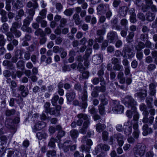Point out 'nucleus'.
I'll return each mask as SVG.
<instances>
[{
  "instance_id": "1",
  "label": "nucleus",
  "mask_w": 157,
  "mask_h": 157,
  "mask_svg": "<svg viewBox=\"0 0 157 157\" xmlns=\"http://www.w3.org/2000/svg\"><path fill=\"white\" fill-rule=\"evenodd\" d=\"M140 110L143 111L142 114L143 117L142 122L144 123H148L149 125H151L153 123L154 118L153 116H150L148 117L149 112L147 109V107L145 104L142 103L140 105Z\"/></svg>"
},
{
  "instance_id": "2",
  "label": "nucleus",
  "mask_w": 157,
  "mask_h": 157,
  "mask_svg": "<svg viewBox=\"0 0 157 157\" xmlns=\"http://www.w3.org/2000/svg\"><path fill=\"white\" fill-rule=\"evenodd\" d=\"M146 146L144 144L138 143L133 148V154L136 157H142L144 154Z\"/></svg>"
},
{
  "instance_id": "3",
  "label": "nucleus",
  "mask_w": 157,
  "mask_h": 157,
  "mask_svg": "<svg viewBox=\"0 0 157 157\" xmlns=\"http://www.w3.org/2000/svg\"><path fill=\"white\" fill-rule=\"evenodd\" d=\"M125 105L128 108H131V110L135 111L136 109L135 106L136 103L134 99L129 95H127L125 97Z\"/></svg>"
},
{
  "instance_id": "4",
  "label": "nucleus",
  "mask_w": 157,
  "mask_h": 157,
  "mask_svg": "<svg viewBox=\"0 0 157 157\" xmlns=\"http://www.w3.org/2000/svg\"><path fill=\"white\" fill-rule=\"evenodd\" d=\"M113 138L117 140V142L119 146H122L124 143V136L121 133H118L114 134L113 136H111L110 137V141L111 143L112 144L114 140Z\"/></svg>"
},
{
  "instance_id": "5",
  "label": "nucleus",
  "mask_w": 157,
  "mask_h": 157,
  "mask_svg": "<svg viewBox=\"0 0 157 157\" xmlns=\"http://www.w3.org/2000/svg\"><path fill=\"white\" fill-rule=\"evenodd\" d=\"M113 110L117 113H123L124 110L123 106L120 104L119 101L115 100L112 101Z\"/></svg>"
},
{
  "instance_id": "6",
  "label": "nucleus",
  "mask_w": 157,
  "mask_h": 157,
  "mask_svg": "<svg viewBox=\"0 0 157 157\" xmlns=\"http://www.w3.org/2000/svg\"><path fill=\"white\" fill-rule=\"evenodd\" d=\"M77 117L78 119L77 121L76 124L78 126H81L83 123V120L85 121L84 122L90 121V117L87 114L80 113L78 114Z\"/></svg>"
},
{
  "instance_id": "7",
  "label": "nucleus",
  "mask_w": 157,
  "mask_h": 157,
  "mask_svg": "<svg viewBox=\"0 0 157 157\" xmlns=\"http://www.w3.org/2000/svg\"><path fill=\"white\" fill-rule=\"evenodd\" d=\"M5 125L7 128L11 130L12 133H14L16 131L17 129L15 127L13 120L10 118L6 119Z\"/></svg>"
},
{
  "instance_id": "8",
  "label": "nucleus",
  "mask_w": 157,
  "mask_h": 157,
  "mask_svg": "<svg viewBox=\"0 0 157 157\" xmlns=\"http://www.w3.org/2000/svg\"><path fill=\"white\" fill-rule=\"evenodd\" d=\"M132 51V48L129 45H124L122 50V52L124 53V55L123 56V57H125L127 55L129 58H131L133 57L134 55Z\"/></svg>"
},
{
  "instance_id": "9",
  "label": "nucleus",
  "mask_w": 157,
  "mask_h": 157,
  "mask_svg": "<svg viewBox=\"0 0 157 157\" xmlns=\"http://www.w3.org/2000/svg\"><path fill=\"white\" fill-rule=\"evenodd\" d=\"M109 4H104L102 3L99 5L97 8V12L98 14H105L107 8L109 9Z\"/></svg>"
},
{
  "instance_id": "10",
  "label": "nucleus",
  "mask_w": 157,
  "mask_h": 157,
  "mask_svg": "<svg viewBox=\"0 0 157 157\" xmlns=\"http://www.w3.org/2000/svg\"><path fill=\"white\" fill-rule=\"evenodd\" d=\"M118 20L117 17L113 18L110 21V23L112 28L113 29L114 28L117 30L119 31L121 29L120 26L118 24Z\"/></svg>"
},
{
  "instance_id": "11",
  "label": "nucleus",
  "mask_w": 157,
  "mask_h": 157,
  "mask_svg": "<svg viewBox=\"0 0 157 157\" xmlns=\"http://www.w3.org/2000/svg\"><path fill=\"white\" fill-rule=\"evenodd\" d=\"M107 37L110 43L112 42L113 40L117 39L118 38L117 33L113 31L110 32L108 33Z\"/></svg>"
},
{
  "instance_id": "12",
  "label": "nucleus",
  "mask_w": 157,
  "mask_h": 157,
  "mask_svg": "<svg viewBox=\"0 0 157 157\" xmlns=\"http://www.w3.org/2000/svg\"><path fill=\"white\" fill-rule=\"evenodd\" d=\"M129 9L128 6H123L119 7L118 13L122 17H125L127 14L128 11Z\"/></svg>"
},
{
  "instance_id": "13",
  "label": "nucleus",
  "mask_w": 157,
  "mask_h": 157,
  "mask_svg": "<svg viewBox=\"0 0 157 157\" xmlns=\"http://www.w3.org/2000/svg\"><path fill=\"white\" fill-rule=\"evenodd\" d=\"M102 55L101 54L94 55L92 58L93 62L95 64L100 63L102 62Z\"/></svg>"
},
{
  "instance_id": "14",
  "label": "nucleus",
  "mask_w": 157,
  "mask_h": 157,
  "mask_svg": "<svg viewBox=\"0 0 157 157\" xmlns=\"http://www.w3.org/2000/svg\"><path fill=\"white\" fill-rule=\"evenodd\" d=\"M90 123V121H86L84 122L83 124L82 127L79 129V132L80 133L85 134L86 133L87 129Z\"/></svg>"
},
{
  "instance_id": "15",
  "label": "nucleus",
  "mask_w": 157,
  "mask_h": 157,
  "mask_svg": "<svg viewBox=\"0 0 157 157\" xmlns=\"http://www.w3.org/2000/svg\"><path fill=\"white\" fill-rule=\"evenodd\" d=\"M90 123V121H86L84 122L83 124L82 127L79 129V132L80 133L85 134L86 133L87 129Z\"/></svg>"
},
{
  "instance_id": "16",
  "label": "nucleus",
  "mask_w": 157,
  "mask_h": 157,
  "mask_svg": "<svg viewBox=\"0 0 157 157\" xmlns=\"http://www.w3.org/2000/svg\"><path fill=\"white\" fill-rule=\"evenodd\" d=\"M18 90L21 92V96L23 97H25L29 94L28 89L25 88L24 85H20L18 88Z\"/></svg>"
},
{
  "instance_id": "17",
  "label": "nucleus",
  "mask_w": 157,
  "mask_h": 157,
  "mask_svg": "<svg viewBox=\"0 0 157 157\" xmlns=\"http://www.w3.org/2000/svg\"><path fill=\"white\" fill-rule=\"evenodd\" d=\"M45 126V124L44 122L39 121L36 123L33 128V131L34 132L40 130Z\"/></svg>"
},
{
  "instance_id": "18",
  "label": "nucleus",
  "mask_w": 157,
  "mask_h": 157,
  "mask_svg": "<svg viewBox=\"0 0 157 157\" xmlns=\"http://www.w3.org/2000/svg\"><path fill=\"white\" fill-rule=\"evenodd\" d=\"M19 55L20 56L19 58L21 59L22 55V52L21 50H17L15 52V56L12 58L11 62L13 63H16L18 60V57Z\"/></svg>"
},
{
  "instance_id": "19",
  "label": "nucleus",
  "mask_w": 157,
  "mask_h": 157,
  "mask_svg": "<svg viewBox=\"0 0 157 157\" xmlns=\"http://www.w3.org/2000/svg\"><path fill=\"white\" fill-rule=\"evenodd\" d=\"M156 86L154 83H151L149 85V94L151 96H154L156 94V90L155 89Z\"/></svg>"
},
{
  "instance_id": "20",
  "label": "nucleus",
  "mask_w": 157,
  "mask_h": 157,
  "mask_svg": "<svg viewBox=\"0 0 157 157\" xmlns=\"http://www.w3.org/2000/svg\"><path fill=\"white\" fill-rule=\"evenodd\" d=\"M2 64L3 66H7V69L10 70H13L15 69V66H14L13 63L11 61L6 60H4Z\"/></svg>"
},
{
  "instance_id": "21",
  "label": "nucleus",
  "mask_w": 157,
  "mask_h": 157,
  "mask_svg": "<svg viewBox=\"0 0 157 157\" xmlns=\"http://www.w3.org/2000/svg\"><path fill=\"white\" fill-rule=\"evenodd\" d=\"M104 74V72L103 68H101L100 70H99L97 72V74L99 78L100 82H101V84H104L105 83V81L103 75Z\"/></svg>"
},
{
  "instance_id": "22",
  "label": "nucleus",
  "mask_w": 157,
  "mask_h": 157,
  "mask_svg": "<svg viewBox=\"0 0 157 157\" xmlns=\"http://www.w3.org/2000/svg\"><path fill=\"white\" fill-rule=\"evenodd\" d=\"M67 101L70 102H71L75 97V93L74 91L67 93L66 95Z\"/></svg>"
},
{
  "instance_id": "23",
  "label": "nucleus",
  "mask_w": 157,
  "mask_h": 157,
  "mask_svg": "<svg viewBox=\"0 0 157 157\" xmlns=\"http://www.w3.org/2000/svg\"><path fill=\"white\" fill-rule=\"evenodd\" d=\"M105 26H107L108 25L107 23H105L102 25V29H98L96 31V34L98 36H103L105 34L106 32V28L105 27Z\"/></svg>"
},
{
  "instance_id": "24",
  "label": "nucleus",
  "mask_w": 157,
  "mask_h": 157,
  "mask_svg": "<svg viewBox=\"0 0 157 157\" xmlns=\"http://www.w3.org/2000/svg\"><path fill=\"white\" fill-rule=\"evenodd\" d=\"M73 20L74 21L75 24L76 25H78L82 22V20H81L78 14L75 13L72 16Z\"/></svg>"
},
{
  "instance_id": "25",
  "label": "nucleus",
  "mask_w": 157,
  "mask_h": 157,
  "mask_svg": "<svg viewBox=\"0 0 157 157\" xmlns=\"http://www.w3.org/2000/svg\"><path fill=\"white\" fill-rule=\"evenodd\" d=\"M21 21H17L14 22L12 24V26L11 27L10 30L12 31L17 29L20 28L21 26Z\"/></svg>"
},
{
  "instance_id": "26",
  "label": "nucleus",
  "mask_w": 157,
  "mask_h": 157,
  "mask_svg": "<svg viewBox=\"0 0 157 157\" xmlns=\"http://www.w3.org/2000/svg\"><path fill=\"white\" fill-rule=\"evenodd\" d=\"M22 0H13L12 5L13 7L16 9L20 8L23 6Z\"/></svg>"
},
{
  "instance_id": "27",
  "label": "nucleus",
  "mask_w": 157,
  "mask_h": 157,
  "mask_svg": "<svg viewBox=\"0 0 157 157\" xmlns=\"http://www.w3.org/2000/svg\"><path fill=\"white\" fill-rule=\"evenodd\" d=\"M147 95V91L146 90H141L139 92L135 94V96L138 97L140 98H145Z\"/></svg>"
},
{
  "instance_id": "28",
  "label": "nucleus",
  "mask_w": 157,
  "mask_h": 157,
  "mask_svg": "<svg viewBox=\"0 0 157 157\" xmlns=\"http://www.w3.org/2000/svg\"><path fill=\"white\" fill-rule=\"evenodd\" d=\"M105 128L106 126L104 124L98 123L96 125V130L99 133L102 132Z\"/></svg>"
},
{
  "instance_id": "29",
  "label": "nucleus",
  "mask_w": 157,
  "mask_h": 157,
  "mask_svg": "<svg viewBox=\"0 0 157 157\" xmlns=\"http://www.w3.org/2000/svg\"><path fill=\"white\" fill-rule=\"evenodd\" d=\"M59 142L58 140L53 137L51 138L48 144V146L52 147L54 148L55 146V142Z\"/></svg>"
},
{
  "instance_id": "30",
  "label": "nucleus",
  "mask_w": 157,
  "mask_h": 157,
  "mask_svg": "<svg viewBox=\"0 0 157 157\" xmlns=\"http://www.w3.org/2000/svg\"><path fill=\"white\" fill-rule=\"evenodd\" d=\"M81 141L83 144L86 143L87 145L90 146L92 145V140L90 139H88L86 136L83 137Z\"/></svg>"
},
{
  "instance_id": "31",
  "label": "nucleus",
  "mask_w": 157,
  "mask_h": 157,
  "mask_svg": "<svg viewBox=\"0 0 157 157\" xmlns=\"http://www.w3.org/2000/svg\"><path fill=\"white\" fill-rule=\"evenodd\" d=\"M134 36V33L133 32L129 33L128 35L126 38V40L128 43H130L133 41V38Z\"/></svg>"
},
{
  "instance_id": "32",
  "label": "nucleus",
  "mask_w": 157,
  "mask_h": 157,
  "mask_svg": "<svg viewBox=\"0 0 157 157\" xmlns=\"http://www.w3.org/2000/svg\"><path fill=\"white\" fill-rule=\"evenodd\" d=\"M36 136L38 139L42 140L43 138L45 139L47 137V135L44 132H40L36 133Z\"/></svg>"
},
{
  "instance_id": "33",
  "label": "nucleus",
  "mask_w": 157,
  "mask_h": 157,
  "mask_svg": "<svg viewBox=\"0 0 157 157\" xmlns=\"http://www.w3.org/2000/svg\"><path fill=\"white\" fill-rule=\"evenodd\" d=\"M97 148L98 149L100 148L101 150H103L105 151H107L109 150L110 147L107 145L101 144L98 145Z\"/></svg>"
},
{
  "instance_id": "34",
  "label": "nucleus",
  "mask_w": 157,
  "mask_h": 157,
  "mask_svg": "<svg viewBox=\"0 0 157 157\" xmlns=\"http://www.w3.org/2000/svg\"><path fill=\"white\" fill-rule=\"evenodd\" d=\"M155 17V14L151 12H148L146 13V19L149 21H153Z\"/></svg>"
},
{
  "instance_id": "35",
  "label": "nucleus",
  "mask_w": 157,
  "mask_h": 157,
  "mask_svg": "<svg viewBox=\"0 0 157 157\" xmlns=\"http://www.w3.org/2000/svg\"><path fill=\"white\" fill-rule=\"evenodd\" d=\"M145 47V44L142 41H140L138 43V44L135 47L136 50H140L141 51L142 49L144 48Z\"/></svg>"
},
{
  "instance_id": "36",
  "label": "nucleus",
  "mask_w": 157,
  "mask_h": 157,
  "mask_svg": "<svg viewBox=\"0 0 157 157\" xmlns=\"http://www.w3.org/2000/svg\"><path fill=\"white\" fill-rule=\"evenodd\" d=\"M33 20L32 17L28 16L23 21V24L28 26Z\"/></svg>"
},
{
  "instance_id": "37",
  "label": "nucleus",
  "mask_w": 157,
  "mask_h": 157,
  "mask_svg": "<svg viewBox=\"0 0 157 157\" xmlns=\"http://www.w3.org/2000/svg\"><path fill=\"white\" fill-rule=\"evenodd\" d=\"M73 9L69 8L66 9L63 12V13L66 16L70 17L73 13Z\"/></svg>"
},
{
  "instance_id": "38",
  "label": "nucleus",
  "mask_w": 157,
  "mask_h": 157,
  "mask_svg": "<svg viewBox=\"0 0 157 157\" xmlns=\"http://www.w3.org/2000/svg\"><path fill=\"white\" fill-rule=\"evenodd\" d=\"M71 142L70 140L66 141L63 144V149L65 152H67L70 147V144L69 143Z\"/></svg>"
},
{
  "instance_id": "39",
  "label": "nucleus",
  "mask_w": 157,
  "mask_h": 157,
  "mask_svg": "<svg viewBox=\"0 0 157 157\" xmlns=\"http://www.w3.org/2000/svg\"><path fill=\"white\" fill-rule=\"evenodd\" d=\"M105 82L104 84H101V83L100 84L101 85V86H97L95 88L96 90L98 92H105L106 90V87L104 85H105Z\"/></svg>"
},
{
  "instance_id": "40",
  "label": "nucleus",
  "mask_w": 157,
  "mask_h": 157,
  "mask_svg": "<svg viewBox=\"0 0 157 157\" xmlns=\"http://www.w3.org/2000/svg\"><path fill=\"white\" fill-rule=\"evenodd\" d=\"M153 100V98L151 97H147L146 98V102L148 107L149 108H151L153 107L152 105Z\"/></svg>"
},
{
  "instance_id": "41",
  "label": "nucleus",
  "mask_w": 157,
  "mask_h": 157,
  "mask_svg": "<svg viewBox=\"0 0 157 157\" xmlns=\"http://www.w3.org/2000/svg\"><path fill=\"white\" fill-rule=\"evenodd\" d=\"M70 134L72 138H76L78 136V132L76 129H72L70 131Z\"/></svg>"
},
{
  "instance_id": "42",
  "label": "nucleus",
  "mask_w": 157,
  "mask_h": 157,
  "mask_svg": "<svg viewBox=\"0 0 157 157\" xmlns=\"http://www.w3.org/2000/svg\"><path fill=\"white\" fill-rule=\"evenodd\" d=\"M36 30L35 32V34L36 35H40V36H45V34L44 32L41 29L39 28Z\"/></svg>"
},
{
  "instance_id": "43",
  "label": "nucleus",
  "mask_w": 157,
  "mask_h": 157,
  "mask_svg": "<svg viewBox=\"0 0 157 157\" xmlns=\"http://www.w3.org/2000/svg\"><path fill=\"white\" fill-rule=\"evenodd\" d=\"M82 101H87V92L86 89H84L83 92L82 93L81 97Z\"/></svg>"
},
{
  "instance_id": "44",
  "label": "nucleus",
  "mask_w": 157,
  "mask_h": 157,
  "mask_svg": "<svg viewBox=\"0 0 157 157\" xmlns=\"http://www.w3.org/2000/svg\"><path fill=\"white\" fill-rule=\"evenodd\" d=\"M65 134V131L63 130L58 131L56 137L59 142L60 141L61 138L64 136Z\"/></svg>"
},
{
  "instance_id": "45",
  "label": "nucleus",
  "mask_w": 157,
  "mask_h": 157,
  "mask_svg": "<svg viewBox=\"0 0 157 157\" xmlns=\"http://www.w3.org/2000/svg\"><path fill=\"white\" fill-rule=\"evenodd\" d=\"M143 125L142 129L143 130H146L148 133H151L153 132L152 129L151 128H149L147 123Z\"/></svg>"
},
{
  "instance_id": "46",
  "label": "nucleus",
  "mask_w": 157,
  "mask_h": 157,
  "mask_svg": "<svg viewBox=\"0 0 157 157\" xmlns=\"http://www.w3.org/2000/svg\"><path fill=\"white\" fill-rule=\"evenodd\" d=\"M59 98L57 95H54L51 99V102L53 105H56L57 104V101Z\"/></svg>"
},
{
  "instance_id": "47",
  "label": "nucleus",
  "mask_w": 157,
  "mask_h": 157,
  "mask_svg": "<svg viewBox=\"0 0 157 157\" xmlns=\"http://www.w3.org/2000/svg\"><path fill=\"white\" fill-rule=\"evenodd\" d=\"M11 31L13 34H14L16 37L19 38L21 35V32L17 29Z\"/></svg>"
},
{
  "instance_id": "48",
  "label": "nucleus",
  "mask_w": 157,
  "mask_h": 157,
  "mask_svg": "<svg viewBox=\"0 0 157 157\" xmlns=\"http://www.w3.org/2000/svg\"><path fill=\"white\" fill-rule=\"evenodd\" d=\"M132 127L131 125L125 128L124 131V134L126 135H129L130 134L132 133Z\"/></svg>"
},
{
  "instance_id": "49",
  "label": "nucleus",
  "mask_w": 157,
  "mask_h": 157,
  "mask_svg": "<svg viewBox=\"0 0 157 157\" xmlns=\"http://www.w3.org/2000/svg\"><path fill=\"white\" fill-rule=\"evenodd\" d=\"M113 68L114 70H117L118 71H122L123 70V67L122 66L120 65L118 63L114 65L113 66Z\"/></svg>"
},
{
  "instance_id": "50",
  "label": "nucleus",
  "mask_w": 157,
  "mask_h": 157,
  "mask_svg": "<svg viewBox=\"0 0 157 157\" xmlns=\"http://www.w3.org/2000/svg\"><path fill=\"white\" fill-rule=\"evenodd\" d=\"M12 93V96L13 97H16L17 98H20V100L21 101H23V99L21 98L20 94L17 93L16 89H12L11 90Z\"/></svg>"
},
{
  "instance_id": "51",
  "label": "nucleus",
  "mask_w": 157,
  "mask_h": 157,
  "mask_svg": "<svg viewBox=\"0 0 157 157\" xmlns=\"http://www.w3.org/2000/svg\"><path fill=\"white\" fill-rule=\"evenodd\" d=\"M25 62L23 60H19L16 63V66L18 69H20L24 66Z\"/></svg>"
},
{
  "instance_id": "52",
  "label": "nucleus",
  "mask_w": 157,
  "mask_h": 157,
  "mask_svg": "<svg viewBox=\"0 0 157 157\" xmlns=\"http://www.w3.org/2000/svg\"><path fill=\"white\" fill-rule=\"evenodd\" d=\"M47 155L48 157H53L56 156V152L54 150L49 151L47 153Z\"/></svg>"
},
{
  "instance_id": "53",
  "label": "nucleus",
  "mask_w": 157,
  "mask_h": 157,
  "mask_svg": "<svg viewBox=\"0 0 157 157\" xmlns=\"http://www.w3.org/2000/svg\"><path fill=\"white\" fill-rule=\"evenodd\" d=\"M134 115L133 117V120L134 121H137L139 119L140 115L136 111V109L135 111L133 110Z\"/></svg>"
},
{
  "instance_id": "54",
  "label": "nucleus",
  "mask_w": 157,
  "mask_h": 157,
  "mask_svg": "<svg viewBox=\"0 0 157 157\" xmlns=\"http://www.w3.org/2000/svg\"><path fill=\"white\" fill-rule=\"evenodd\" d=\"M136 56L139 60H141L143 58V53L142 51L139 50H136Z\"/></svg>"
},
{
  "instance_id": "55",
  "label": "nucleus",
  "mask_w": 157,
  "mask_h": 157,
  "mask_svg": "<svg viewBox=\"0 0 157 157\" xmlns=\"http://www.w3.org/2000/svg\"><path fill=\"white\" fill-rule=\"evenodd\" d=\"M6 40L4 39V36L0 34V46L3 47L5 44Z\"/></svg>"
},
{
  "instance_id": "56",
  "label": "nucleus",
  "mask_w": 157,
  "mask_h": 157,
  "mask_svg": "<svg viewBox=\"0 0 157 157\" xmlns=\"http://www.w3.org/2000/svg\"><path fill=\"white\" fill-rule=\"evenodd\" d=\"M90 148V147L86 146L84 145H82L81 146V149L82 152L85 151L86 152L89 153Z\"/></svg>"
},
{
  "instance_id": "57",
  "label": "nucleus",
  "mask_w": 157,
  "mask_h": 157,
  "mask_svg": "<svg viewBox=\"0 0 157 157\" xmlns=\"http://www.w3.org/2000/svg\"><path fill=\"white\" fill-rule=\"evenodd\" d=\"M24 13L22 9H21L18 12V15L16 17V20H18L21 19V17L24 15Z\"/></svg>"
},
{
  "instance_id": "58",
  "label": "nucleus",
  "mask_w": 157,
  "mask_h": 157,
  "mask_svg": "<svg viewBox=\"0 0 157 157\" xmlns=\"http://www.w3.org/2000/svg\"><path fill=\"white\" fill-rule=\"evenodd\" d=\"M140 39L142 41H144L147 40L148 39V35L147 34H142L140 35Z\"/></svg>"
},
{
  "instance_id": "59",
  "label": "nucleus",
  "mask_w": 157,
  "mask_h": 157,
  "mask_svg": "<svg viewBox=\"0 0 157 157\" xmlns=\"http://www.w3.org/2000/svg\"><path fill=\"white\" fill-rule=\"evenodd\" d=\"M15 112V110L14 109L11 110H7L6 111V115L7 116H10L14 114Z\"/></svg>"
},
{
  "instance_id": "60",
  "label": "nucleus",
  "mask_w": 157,
  "mask_h": 157,
  "mask_svg": "<svg viewBox=\"0 0 157 157\" xmlns=\"http://www.w3.org/2000/svg\"><path fill=\"white\" fill-rule=\"evenodd\" d=\"M29 51H27L25 52L24 54V59L26 60H29L31 57V54Z\"/></svg>"
},
{
  "instance_id": "61",
  "label": "nucleus",
  "mask_w": 157,
  "mask_h": 157,
  "mask_svg": "<svg viewBox=\"0 0 157 157\" xmlns=\"http://www.w3.org/2000/svg\"><path fill=\"white\" fill-rule=\"evenodd\" d=\"M156 68L155 65L153 63L149 64L147 67V70L150 71H153Z\"/></svg>"
},
{
  "instance_id": "62",
  "label": "nucleus",
  "mask_w": 157,
  "mask_h": 157,
  "mask_svg": "<svg viewBox=\"0 0 157 157\" xmlns=\"http://www.w3.org/2000/svg\"><path fill=\"white\" fill-rule=\"evenodd\" d=\"M102 139L104 141H107L108 138V133L106 131H104L102 133Z\"/></svg>"
},
{
  "instance_id": "63",
  "label": "nucleus",
  "mask_w": 157,
  "mask_h": 157,
  "mask_svg": "<svg viewBox=\"0 0 157 157\" xmlns=\"http://www.w3.org/2000/svg\"><path fill=\"white\" fill-rule=\"evenodd\" d=\"M62 48H59V46H55L53 48V51L56 53H57L59 52H61L62 51Z\"/></svg>"
},
{
  "instance_id": "64",
  "label": "nucleus",
  "mask_w": 157,
  "mask_h": 157,
  "mask_svg": "<svg viewBox=\"0 0 157 157\" xmlns=\"http://www.w3.org/2000/svg\"><path fill=\"white\" fill-rule=\"evenodd\" d=\"M92 52V49L90 48L87 49H86L85 54L84 56V58L85 59H87L89 58L90 54Z\"/></svg>"
}]
</instances>
